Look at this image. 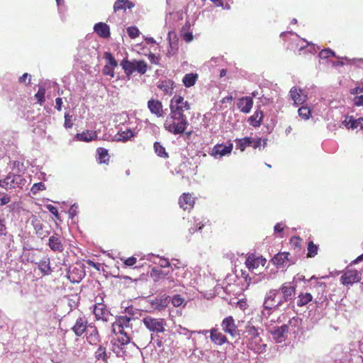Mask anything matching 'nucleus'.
<instances>
[{
  "label": "nucleus",
  "instance_id": "obj_1",
  "mask_svg": "<svg viewBox=\"0 0 363 363\" xmlns=\"http://www.w3.org/2000/svg\"><path fill=\"white\" fill-rule=\"evenodd\" d=\"M189 125L187 117L178 116L170 112L164 122V128L173 135H181L186 130Z\"/></svg>",
  "mask_w": 363,
  "mask_h": 363
},
{
  "label": "nucleus",
  "instance_id": "obj_2",
  "mask_svg": "<svg viewBox=\"0 0 363 363\" xmlns=\"http://www.w3.org/2000/svg\"><path fill=\"white\" fill-rule=\"evenodd\" d=\"M259 330L262 331V329L255 327L252 323L248 322L244 332L245 337L248 340V347L257 353L262 352L266 347V345L262 343Z\"/></svg>",
  "mask_w": 363,
  "mask_h": 363
},
{
  "label": "nucleus",
  "instance_id": "obj_3",
  "mask_svg": "<svg viewBox=\"0 0 363 363\" xmlns=\"http://www.w3.org/2000/svg\"><path fill=\"white\" fill-rule=\"evenodd\" d=\"M125 75L128 77L135 72L140 74H145L147 70V64L144 60H133L130 61L127 58H124L120 63Z\"/></svg>",
  "mask_w": 363,
  "mask_h": 363
},
{
  "label": "nucleus",
  "instance_id": "obj_4",
  "mask_svg": "<svg viewBox=\"0 0 363 363\" xmlns=\"http://www.w3.org/2000/svg\"><path fill=\"white\" fill-rule=\"evenodd\" d=\"M279 292L277 289H272L267 294L263 307L262 315L267 317L271 314V311L282 305L280 298L278 297Z\"/></svg>",
  "mask_w": 363,
  "mask_h": 363
},
{
  "label": "nucleus",
  "instance_id": "obj_5",
  "mask_svg": "<svg viewBox=\"0 0 363 363\" xmlns=\"http://www.w3.org/2000/svg\"><path fill=\"white\" fill-rule=\"evenodd\" d=\"M190 104L184 100L183 96H174L170 101V112L177 114L178 116L187 117L185 111L190 110Z\"/></svg>",
  "mask_w": 363,
  "mask_h": 363
},
{
  "label": "nucleus",
  "instance_id": "obj_6",
  "mask_svg": "<svg viewBox=\"0 0 363 363\" xmlns=\"http://www.w3.org/2000/svg\"><path fill=\"white\" fill-rule=\"evenodd\" d=\"M26 183V179L19 174L9 173L4 179L0 180V187L6 190L22 188Z\"/></svg>",
  "mask_w": 363,
  "mask_h": 363
},
{
  "label": "nucleus",
  "instance_id": "obj_7",
  "mask_svg": "<svg viewBox=\"0 0 363 363\" xmlns=\"http://www.w3.org/2000/svg\"><path fill=\"white\" fill-rule=\"evenodd\" d=\"M143 323L151 332L160 333L165 330L166 320L164 318H156L148 315L143 318Z\"/></svg>",
  "mask_w": 363,
  "mask_h": 363
},
{
  "label": "nucleus",
  "instance_id": "obj_8",
  "mask_svg": "<svg viewBox=\"0 0 363 363\" xmlns=\"http://www.w3.org/2000/svg\"><path fill=\"white\" fill-rule=\"evenodd\" d=\"M95 304L94 308V314L97 320L106 322L109 315V311L106 306L104 303V298L102 296H98L95 298Z\"/></svg>",
  "mask_w": 363,
  "mask_h": 363
},
{
  "label": "nucleus",
  "instance_id": "obj_9",
  "mask_svg": "<svg viewBox=\"0 0 363 363\" xmlns=\"http://www.w3.org/2000/svg\"><path fill=\"white\" fill-rule=\"evenodd\" d=\"M362 279V274L357 269H347L340 277V282L344 286H352Z\"/></svg>",
  "mask_w": 363,
  "mask_h": 363
},
{
  "label": "nucleus",
  "instance_id": "obj_10",
  "mask_svg": "<svg viewBox=\"0 0 363 363\" xmlns=\"http://www.w3.org/2000/svg\"><path fill=\"white\" fill-rule=\"evenodd\" d=\"M210 333L209 338L211 342L216 345L221 346L229 342L226 335L217 326L205 331V333Z\"/></svg>",
  "mask_w": 363,
  "mask_h": 363
},
{
  "label": "nucleus",
  "instance_id": "obj_11",
  "mask_svg": "<svg viewBox=\"0 0 363 363\" xmlns=\"http://www.w3.org/2000/svg\"><path fill=\"white\" fill-rule=\"evenodd\" d=\"M222 330L231 337H235L239 335V330L233 316L225 318L221 322Z\"/></svg>",
  "mask_w": 363,
  "mask_h": 363
},
{
  "label": "nucleus",
  "instance_id": "obj_12",
  "mask_svg": "<svg viewBox=\"0 0 363 363\" xmlns=\"http://www.w3.org/2000/svg\"><path fill=\"white\" fill-rule=\"evenodd\" d=\"M132 318L127 315L118 316L116 321L112 325V330L114 333H121L126 329H131L132 325L130 323Z\"/></svg>",
  "mask_w": 363,
  "mask_h": 363
},
{
  "label": "nucleus",
  "instance_id": "obj_13",
  "mask_svg": "<svg viewBox=\"0 0 363 363\" xmlns=\"http://www.w3.org/2000/svg\"><path fill=\"white\" fill-rule=\"evenodd\" d=\"M290 253L289 252H279L274 256L271 262L277 268H284L286 266L291 265L294 263L290 257Z\"/></svg>",
  "mask_w": 363,
  "mask_h": 363
},
{
  "label": "nucleus",
  "instance_id": "obj_14",
  "mask_svg": "<svg viewBox=\"0 0 363 363\" xmlns=\"http://www.w3.org/2000/svg\"><path fill=\"white\" fill-rule=\"evenodd\" d=\"M116 335H119L117 341L121 346L120 348L118 345H117L118 350H116V345L114 344L113 351L116 353L118 357H123L125 354V352L123 350V347L127 345L130 342V337L128 335L126 331H123L121 333H117Z\"/></svg>",
  "mask_w": 363,
  "mask_h": 363
},
{
  "label": "nucleus",
  "instance_id": "obj_15",
  "mask_svg": "<svg viewBox=\"0 0 363 363\" xmlns=\"http://www.w3.org/2000/svg\"><path fill=\"white\" fill-rule=\"evenodd\" d=\"M85 335L86 341L91 345H97L100 342L99 330L93 323H89V326L85 333Z\"/></svg>",
  "mask_w": 363,
  "mask_h": 363
},
{
  "label": "nucleus",
  "instance_id": "obj_16",
  "mask_svg": "<svg viewBox=\"0 0 363 363\" xmlns=\"http://www.w3.org/2000/svg\"><path fill=\"white\" fill-rule=\"evenodd\" d=\"M179 205L184 211H191L195 205V198L190 193H184L179 198Z\"/></svg>",
  "mask_w": 363,
  "mask_h": 363
},
{
  "label": "nucleus",
  "instance_id": "obj_17",
  "mask_svg": "<svg viewBox=\"0 0 363 363\" xmlns=\"http://www.w3.org/2000/svg\"><path fill=\"white\" fill-rule=\"evenodd\" d=\"M89 326V323L85 317H79L71 329L76 336L81 337L86 333Z\"/></svg>",
  "mask_w": 363,
  "mask_h": 363
},
{
  "label": "nucleus",
  "instance_id": "obj_18",
  "mask_svg": "<svg viewBox=\"0 0 363 363\" xmlns=\"http://www.w3.org/2000/svg\"><path fill=\"white\" fill-rule=\"evenodd\" d=\"M147 108L150 113L157 118H163L164 116L163 105L160 100L151 99L147 101Z\"/></svg>",
  "mask_w": 363,
  "mask_h": 363
},
{
  "label": "nucleus",
  "instance_id": "obj_19",
  "mask_svg": "<svg viewBox=\"0 0 363 363\" xmlns=\"http://www.w3.org/2000/svg\"><path fill=\"white\" fill-rule=\"evenodd\" d=\"M169 296H157L153 299L150 300L149 303L154 310L162 311L167 307V306L169 303Z\"/></svg>",
  "mask_w": 363,
  "mask_h": 363
},
{
  "label": "nucleus",
  "instance_id": "obj_20",
  "mask_svg": "<svg viewBox=\"0 0 363 363\" xmlns=\"http://www.w3.org/2000/svg\"><path fill=\"white\" fill-rule=\"evenodd\" d=\"M266 263V259L262 257H257L254 254L250 255L245 261V265L250 270H253L258 268L259 266L264 267Z\"/></svg>",
  "mask_w": 363,
  "mask_h": 363
},
{
  "label": "nucleus",
  "instance_id": "obj_21",
  "mask_svg": "<svg viewBox=\"0 0 363 363\" xmlns=\"http://www.w3.org/2000/svg\"><path fill=\"white\" fill-rule=\"evenodd\" d=\"M280 291L282 296L280 298L281 303L290 301L296 293V287L294 286H289L286 283L283 284L280 287Z\"/></svg>",
  "mask_w": 363,
  "mask_h": 363
},
{
  "label": "nucleus",
  "instance_id": "obj_22",
  "mask_svg": "<svg viewBox=\"0 0 363 363\" xmlns=\"http://www.w3.org/2000/svg\"><path fill=\"white\" fill-rule=\"evenodd\" d=\"M84 271L82 269V267H70L67 272V279L69 280L71 283L73 284L79 283L84 277Z\"/></svg>",
  "mask_w": 363,
  "mask_h": 363
},
{
  "label": "nucleus",
  "instance_id": "obj_23",
  "mask_svg": "<svg viewBox=\"0 0 363 363\" xmlns=\"http://www.w3.org/2000/svg\"><path fill=\"white\" fill-rule=\"evenodd\" d=\"M233 148V143H230L228 145H224L223 144H217L216 145L211 153V155L216 157L218 155L220 157L225 156L226 155L230 154Z\"/></svg>",
  "mask_w": 363,
  "mask_h": 363
},
{
  "label": "nucleus",
  "instance_id": "obj_24",
  "mask_svg": "<svg viewBox=\"0 0 363 363\" xmlns=\"http://www.w3.org/2000/svg\"><path fill=\"white\" fill-rule=\"evenodd\" d=\"M289 333V325L284 324L271 331L273 339L277 342H282L286 339V335Z\"/></svg>",
  "mask_w": 363,
  "mask_h": 363
},
{
  "label": "nucleus",
  "instance_id": "obj_25",
  "mask_svg": "<svg viewBox=\"0 0 363 363\" xmlns=\"http://www.w3.org/2000/svg\"><path fill=\"white\" fill-rule=\"evenodd\" d=\"M74 138L77 141L89 143L96 140L98 138V134L95 130H86L81 133H77L74 135Z\"/></svg>",
  "mask_w": 363,
  "mask_h": 363
},
{
  "label": "nucleus",
  "instance_id": "obj_26",
  "mask_svg": "<svg viewBox=\"0 0 363 363\" xmlns=\"http://www.w3.org/2000/svg\"><path fill=\"white\" fill-rule=\"evenodd\" d=\"M48 246L55 252L60 253L64 250V245L58 235L55 234L50 237Z\"/></svg>",
  "mask_w": 363,
  "mask_h": 363
},
{
  "label": "nucleus",
  "instance_id": "obj_27",
  "mask_svg": "<svg viewBox=\"0 0 363 363\" xmlns=\"http://www.w3.org/2000/svg\"><path fill=\"white\" fill-rule=\"evenodd\" d=\"M253 99L250 96H244L239 99L238 103V108L244 113L250 112L253 106Z\"/></svg>",
  "mask_w": 363,
  "mask_h": 363
},
{
  "label": "nucleus",
  "instance_id": "obj_28",
  "mask_svg": "<svg viewBox=\"0 0 363 363\" xmlns=\"http://www.w3.org/2000/svg\"><path fill=\"white\" fill-rule=\"evenodd\" d=\"M137 135V132L131 128H126L124 130H119L116 135V140L117 141L125 143L135 138Z\"/></svg>",
  "mask_w": 363,
  "mask_h": 363
},
{
  "label": "nucleus",
  "instance_id": "obj_29",
  "mask_svg": "<svg viewBox=\"0 0 363 363\" xmlns=\"http://www.w3.org/2000/svg\"><path fill=\"white\" fill-rule=\"evenodd\" d=\"M94 30L103 38H108L111 35L109 26L103 22L96 23L94 26Z\"/></svg>",
  "mask_w": 363,
  "mask_h": 363
},
{
  "label": "nucleus",
  "instance_id": "obj_30",
  "mask_svg": "<svg viewBox=\"0 0 363 363\" xmlns=\"http://www.w3.org/2000/svg\"><path fill=\"white\" fill-rule=\"evenodd\" d=\"M343 124L348 129H356L359 127L360 129H363V119L362 118L354 119L352 116H347L343 121Z\"/></svg>",
  "mask_w": 363,
  "mask_h": 363
},
{
  "label": "nucleus",
  "instance_id": "obj_31",
  "mask_svg": "<svg viewBox=\"0 0 363 363\" xmlns=\"http://www.w3.org/2000/svg\"><path fill=\"white\" fill-rule=\"evenodd\" d=\"M289 93L290 96L295 104H302L305 102L306 96L303 94L301 89H298L296 87L294 86L291 89Z\"/></svg>",
  "mask_w": 363,
  "mask_h": 363
},
{
  "label": "nucleus",
  "instance_id": "obj_32",
  "mask_svg": "<svg viewBox=\"0 0 363 363\" xmlns=\"http://www.w3.org/2000/svg\"><path fill=\"white\" fill-rule=\"evenodd\" d=\"M135 6V4L130 0H116L113 5L114 12L119 11H125L126 9H130Z\"/></svg>",
  "mask_w": 363,
  "mask_h": 363
},
{
  "label": "nucleus",
  "instance_id": "obj_33",
  "mask_svg": "<svg viewBox=\"0 0 363 363\" xmlns=\"http://www.w3.org/2000/svg\"><path fill=\"white\" fill-rule=\"evenodd\" d=\"M50 263V258L48 257H44L43 259H41L38 262H35V264H38V267L39 270L41 272L42 274L44 276L49 275L51 274L52 270H51Z\"/></svg>",
  "mask_w": 363,
  "mask_h": 363
},
{
  "label": "nucleus",
  "instance_id": "obj_34",
  "mask_svg": "<svg viewBox=\"0 0 363 363\" xmlns=\"http://www.w3.org/2000/svg\"><path fill=\"white\" fill-rule=\"evenodd\" d=\"M174 82L170 79L160 81L157 84V87L165 94L171 95L174 89Z\"/></svg>",
  "mask_w": 363,
  "mask_h": 363
},
{
  "label": "nucleus",
  "instance_id": "obj_35",
  "mask_svg": "<svg viewBox=\"0 0 363 363\" xmlns=\"http://www.w3.org/2000/svg\"><path fill=\"white\" fill-rule=\"evenodd\" d=\"M263 112L260 109H257L255 113L248 118L249 123L254 127H259L262 119Z\"/></svg>",
  "mask_w": 363,
  "mask_h": 363
},
{
  "label": "nucleus",
  "instance_id": "obj_36",
  "mask_svg": "<svg viewBox=\"0 0 363 363\" xmlns=\"http://www.w3.org/2000/svg\"><path fill=\"white\" fill-rule=\"evenodd\" d=\"M313 296L308 292H301L297 296L296 304L299 307H303L312 301Z\"/></svg>",
  "mask_w": 363,
  "mask_h": 363
},
{
  "label": "nucleus",
  "instance_id": "obj_37",
  "mask_svg": "<svg viewBox=\"0 0 363 363\" xmlns=\"http://www.w3.org/2000/svg\"><path fill=\"white\" fill-rule=\"evenodd\" d=\"M96 158L100 164H108L110 160L108 150L104 147H98L96 149Z\"/></svg>",
  "mask_w": 363,
  "mask_h": 363
},
{
  "label": "nucleus",
  "instance_id": "obj_38",
  "mask_svg": "<svg viewBox=\"0 0 363 363\" xmlns=\"http://www.w3.org/2000/svg\"><path fill=\"white\" fill-rule=\"evenodd\" d=\"M153 147L155 152L158 157L164 159L169 158V153L167 152L165 147L160 142H155Z\"/></svg>",
  "mask_w": 363,
  "mask_h": 363
},
{
  "label": "nucleus",
  "instance_id": "obj_39",
  "mask_svg": "<svg viewBox=\"0 0 363 363\" xmlns=\"http://www.w3.org/2000/svg\"><path fill=\"white\" fill-rule=\"evenodd\" d=\"M197 74L189 73L184 76L182 82L186 87H191L194 86L198 79Z\"/></svg>",
  "mask_w": 363,
  "mask_h": 363
},
{
  "label": "nucleus",
  "instance_id": "obj_40",
  "mask_svg": "<svg viewBox=\"0 0 363 363\" xmlns=\"http://www.w3.org/2000/svg\"><path fill=\"white\" fill-rule=\"evenodd\" d=\"M189 223H190L189 232L191 234L194 233L197 230H201L203 226L199 219H196L195 218H192V219L189 220Z\"/></svg>",
  "mask_w": 363,
  "mask_h": 363
},
{
  "label": "nucleus",
  "instance_id": "obj_41",
  "mask_svg": "<svg viewBox=\"0 0 363 363\" xmlns=\"http://www.w3.org/2000/svg\"><path fill=\"white\" fill-rule=\"evenodd\" d=\"M237 145L241 151H244L247 147L252 146L253 138L250 137H245L236 140Z\"/></svg>",
  "mask_w": 363,
  "mask_h": 363
},
{
  "label": "nucleus",
  "instance_id": "obj_42",
  "mask_svg": "<svg viewBox=\"0 0 363 363\" xmlns=\"http://www.w3.org/2000/svg\"><path fill=\"white\" fill-rule=\"evenodd\" d=\"M95 358L97 360H102L104 362H107L108 359V356L106 352V349L105 347L101 345L99 347V348L96 350V351L94 353Z\"/></svg>",
  "mask_w": 363,
  "mask_h": 363
},
{
  "label": "nucleus",
  "instance_id": "obj_43",
  "mask_svg": "<svg viewBox=\"0 0 363 363\" xmlns=\"http://www.w3.org/2000/svg\"><path fill=\"white\" fill-rule=\"evenodd\" d=\"M167 275L168 273L156 268H153L150 272V277L155 281H158L162 279H164Z\"/></svg>",
  "mask_w": 363,
  "mask_h": 363
},
{
  "label": "nucleus",
  "instance_id": "obj_44",
  "mask_svg": "<svg viewBox=\"0 0 363 363\" xmlns=\"http://www.w3.org/2000/svg\"><path fill=\"white\" fill-rule=\"evenodd\" d=\"M298 113L303 119L308 120L311 116V109L307 106H303L298 108Z\"/></svg>",
  "mask_w": 363,
  "mask_h": 363
},
{
  "label": "nucleus",
  "instance_id": "obj_45",
  "mask_svg": "<svg viewBox=\"0 0 363 363\" xmlns=\"http://www.w3.org/2000/svg\"><path fill=\"white\" fill-rule=\"evenodd\" d=\"M307 250V257H314L318 254V245L314 244L313 241H310L308 243Z\"/></svg>",
  "mask_w": 363,
  "mask_h": 363
},
{
  "label": "nucleus",
  "instance_id": "obj_46",
  "mask_svg": "<svg viewBox=\"0 0 363 363\" xmlns=\"http://www.w3.org/2000/svg\"><path fill=\"white\" fill-rule=\"evenodd\" d=\"M45 89L43 86H40L38 92L35 94V98L37 102L42 105L45 101Z\"/></svg>",
  "mask_w": 363,
  "mask_h": 363
},
{
  "label": "nucleus",
  "instance_id": "obj_47",
  "mask_svg": "<svg viewBox=\"0 0 363 363\" xmlns=\"http://www.w3.org/2000/svg\"><path fill=\"white\" fill-rule=\"evenodd\" d=\"M105 58L107 60V64L106 65L112 66L116 67L118 66V62L113 56L111 52H105Z\"/></svg>",
  "mask_w": 363,
  "mask_h": 363
},
{
  "label": "nucleus",
  "instance_id": "obj_48",
  "mask_svg": "<svg viewBox=\"0 0 363 363\" xmlns=\"http://www.w3.org/2000/svg\"><path fill=\"white\" fill-rule=\"evenodd\" d=\"M46 187L45 185L43 182H38L34 184L31 187V193L34 195H35L37 193H38L40 191L45 190Z\"/></svg>",
  "mask_w": 363,
  "mask_h": 363
},
{
  "label": "nucleus",
  "instance_id": "obj_49",
  "mask_svg": "<svg viewBox=\"0 0 363 363\" xmlns=\"http://www.w3.org/2000/svg\"><path fill=\"white\" fill-rule=\"evenodd\" d=\"M127 33L129 37L132 39H135L140 35L138 28L135 26H130L127 28Z\"/></svg>",
  "mask_w": 363,
  "mask_h": 363
},
{
  "label": "nucleus",
  "instance_id": "obj_50",
  "mask_svg": "<svg viewBox=\"0 0 363 363\" xmlns=\"http://www.w3.org/2000/svg\"><path fill=\"white\" fill-rule=\"evenodd\" d=\"M73 116L69 113H65V123L64 127L67 129L71 128L73 126Z\"/></svg>",
  "mask_w": 363,
  "mask_h": 363
},
{
  "label": "nucleus",
  "instance_id": "obj_51",
  "mask_svg": "<svg viewBox=\"0 0 363 363\" xmlns=\"http://www.w3.org/2000/svg\"><path fill=\"white\" fill-rule=\"evenodd\" d=\"M114 67L109 66V65H105L103 68V74L104 75L110 76L111 77H114L115 76V72H114Z\"/></svg>",
  "mask_w": 363,
  "mask_h": 363
},
{
  "label": "nucleus",
  "instance_id": "obj_52",
  "mask_svg": "<svg viewBox=\"0 0 363 363\" xmlns=\"http://www.w3.org/2000/svg\"><path fill=\"white\" fill-rule=\"evenodd\" d=\"M184 303V298L180 295H174L172 299V303L174 307H179Z\"/></svg>",
  "mask_w": 363,
  "mask_h": 363
},
{
  "label": "nucleus",
  "instance_id": "obj_53",
  "mask_svg": "<svg viewBox=\"0 0 363 363\" xmlns=\"http://www.w3.org/2000/svg\"><path fill=\"white\" fill-rule=\"evenodd\" d=\"M319 56L322 59H325L330 56H335V52L330 49H325L320 52Z\"/></svg>",
  "mask_w": 363,
  "mask_h": 363
},
{
  "label": "nucleus",
  "instance_id": "obj_54",
  "mask_svg": "<svg viewBox=\"0 0 363 363\" xmlns=\"http://www.w3.org/2000/svg\"><path fill=\"white\" fill-rule=\"evenodd\" d=\"M47 209L55 216L56 219H60V215L57 208L52 204H48L46 206Z\"/></svg>",
  "mask_w": 363,
  "mask_h": 363
},
{
  "label": "nucleus",
  "instance_id": "obj_55",
  "mask_svg": "<svg viewBox=\"0 0 363 363\" xmlns=\"http://www.w3.org/2000/svg\"><path fill=\"white\" fill-rule=\"evenodd\" d=\"M28 79V82L26 84H30L31 82V77L28 73H24L21 77H19L18 82L19 83H26Z\"/></svg>",
  "mask_w": 363,
  "mask_h": 363
},
{
  "label": "nucleus",
  "instance_id": "obj_56",
  "mask_svg": "<svg viewBox=\"0 0 363 363\" xmlns=\"http://www.w3.org/2000/svg\"><path fill=\"white\" fill-rule=\"evenodd\" d=\"M4 223V220H0V236H6L8 233Z\"/></svg>",
  "mask_w": 363,
  "mask_h": 363
},
{
  "label": "nucleus",
  "instance_id": "obj_57",
  "mask_svg": "<svg viewBox=\"0 0 363 363\" xmlns=\"http://www.w3.org/2000/svg\"><path fill=\"white\" fill-rule=\"evenodd\" d=\"M148 59L150 60V62L152 64H155V65H157L159 64V62H160V57L157 55H155V54L153 53H150L149 55H148Z\"/></svg>",
  "mask_w": 363,
  "mask_h": 363
},
{
  "label": "nucleus",
  "instance_id": "obj_58",
  "mask_svg": "<svg viewBox=\"0 0 363 363\" xmlns=\"http://www.w3.org/2000/svg\"><path fill=\"white\" fill-rule=\"evenodd\" d=\"M136 262H137V259L135 257H128L126 259H125L124 264L126 266L131 267V266H133L136 263Z\"/></svg>",
  "mask_w": 363,
  "mask_h": 363
},
{
  "label": "nucleus",
  "instance_id": "obj_59",
  "mask_svg": "<svg viewBox=\"0 0 363 363\" xmlns=\"http://www.w3.org/2000/svg\"><path fill=\"white\" fill-rule=\"evenodd\" d=\"M300 242L301 238L299 237L294 236L291 238V243L295 247H300Z\"/></svg>",
  "mask_w": 363,
  "mask_h": 363
},
{
  "label": "nucleus",
  "instance_id": "obj_60",
  "mask_svg": "<svg viewBox=\"0 0 363 363\" xmlns=\"http://www.w3.org/2000/svg\"><path fill=\"white\" fill-rule=\"evenodd\" d=\"M55 108L60 111L62 109V99L60 97L55 99Z\"/></svg>",
  "mask_w": 363,
  "mask_h": 363
},
{
  "label": "nucleus",
  "instance_id": "obj_61",
  "mask_svg": "<svg viewBox=\"0 0 363 363\" xmlns=\"http://www.w3.org/2000/svg\"><path fill=\"white\" fill-rule=\"evenodd\" d=\"M183 39L187 42V43H189L191 42L192 40H193V35L191 33H189V32H187V33H185L184 35H183Z\"/></svg>",
  "mask_w": 363,
  "mask_h": 363
},
{
  "label": "nucleus",
  "instance_id": "obj_62",
  "mask_svg": "<svg viewBox=\"0 0 363 363\" xmlns=\"http://www.w3.org/2000/svg\"><path fill=\"white\" fill-rule=\"evenodd\" d=\"M262 141V140L261 138H257L255 140L253 139V143H252V146L253 147V148L256 149L261 145Z\"/></svg>",
  "mask_w": 363,
  "mask_h": 363
},
{
  "label": "nucleus",
  "instance_id": "obj_63",
  "mask_svg": "<svg viewBox=\"0 0 363 363\" xmlns=\"http://www.w3.org/2000/svg\"><path fill=\"white\" fill-rule=\"evenodd\" d=\"M11 200L10 196H4L0 199V204L1 206L7 204Z\"/></svg>",
  "mask_w": 363,
  "mask_h": 363
},
{
  "label": "nucleus",
  "instance_id": "obj_64",
  "mask_svg": "<svg viewBox=\"0 0 363 363\" xmlns=\"http://www.w3.org/2000/svg\"><path fill=\"white\" fill-rule=\"evenodd\" d=\"M356 106H363V96L356 97L355 102Z\"/></svg>",
  "mask_w": 363,
  "mask_h": 363
}]
</instances>
